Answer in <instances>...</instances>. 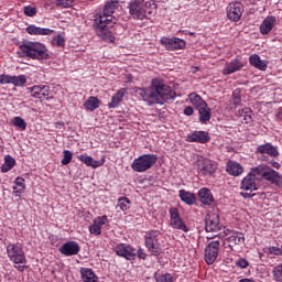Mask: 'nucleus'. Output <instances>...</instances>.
Here are the masks:
<instances>
[{"instance_id": "1", "label": "nucleus", "mask_w": 282, "mask_h": 282, "mask_svg": "<svg viewBox=\"0 0 282 282\" xmlns=\"http://www.w3.org/2000/svg\"><path fill=\"white\" fill-rule=\"evenodd\" d=\"M137 94L149 107H153V105H164V102H173L177 96L171 86L158 78L152 79L149 88H139Z\"/></svg>"}, {"instance_id": "2", "label": "nucleus", "mask_w": 282, "mask_h": 282, "mask_svg": "<svg viewBox=\"0 0 282 282\" xmlns=\"http://www.w3.org/2000/svg\"><path fill=\"white\" fill-rule=\"evenodd\" d=\"M119 7L120 0H108L104 7L102 14L97 15L94 19V28L97 35L99 39H102V41H107L108 43H113L116 41L113 32H111L110 28L116 25L113 12H116Z\"/></svg>"}, {"instance_id": "3", "label": "nucleus", "mask_w": 282, "mask_h": 282, "mask_svg": "<svg viewBox=\"0 0 282 282\" xmlns=\"http://www.w3.org/2000/svg\"><path fill=\"white\" fill-rule=\"evenodd\" d=\"M22 58L28 56L33 61H47L50 54L47 47L43 43L25 41L20 44L17 52Z\"/></svg>"}, {"instance_id": "4", "label": "nucleus", "mask_w": 282, "mask_h": 282, "mask_svg": "<svg viewBox=\"0 0 282 282\" xmlns=\"http://www.w3.org/2000/svg\"><path fill=\"white\" fill-rule=\"evenodd\" d=\"M158 4L154 0H131L129 2V12L133 19L142 21L149 19L155 12Z\"/></svg>"}, {"instance_id": "5", "label": "nucleus", "mask_w": 282, "mask_h": 282, "mask_svg": "<svg viewBox=\"0 0 282 282\" xmlns=\"http://www.w3.org/2000/svg\"><path fill=\"white\" fill-rule=\"evenodd\" d=\"M257 180H259V174H257V167H252L248 175H246L240 184L241 192L240 195L245 199H250V197H254V194L252 192L259 191V187H257Z\"/></svg>"}, {"instance_id": "6", "label": "nucleus", "mask_w": 282, "mask_h": 282, "mask_svg": "<svg viewBox=\"0 0 282 282\" xmlns=\"http://www.w3.org/2000/svg\"><path fill=\"white\" fill-rule=\"evenodd\" d=\"M156 163V154H142L133 160V162L131 163V169L135 173H147V171L153 169V166H155Z\"/></svg>"}, {"instance_id": "7", "label": "nucleus", "mask_w": 282, "mask_h": 282, "mask_svg": "<svg viewBox=\"0 0 282 282\" xmlns=\"http://www.w3.org/2000/svg\"><path fill=\"white\" fill-rule=\"evenodd\" d=\"M256 173L258 175V180H264L265 182L275 184V186H280L282 188V176L272 167L264 164L258 165L256 166Z\"/></svg>"}, {"instance_id": "8", "label": "nucleus", "mask_w": 282, "mask_h": 282, "mask_svg": "<svg viewBox=\"0 0 282 282\" xmlns=\"http://www.w3.org/2000/svg\"><path fill=\"white\" fill-rule=\"evenodd\" d=\"M160 235V230H149L144 235L145 248L152 254V257H160V254H162Z\"/></svg>"}, {"instance_id": "9", "label": "nucleus", "mask_w": 282, "mask_h": 282, "mask_svg": "<svg viewBox=\"0 0 282 282\" xmlns=\"http://www.w3.org/2000/svg\"><path fill=\"white\" fill-rule=\"evenodd\" d=\"M196 167L203 177H210L217 173V163L205 156H198Z\"/></svg>"}, {"instance_id": "10", "label": "nucleus", "mask_w": 282, "mask_h": 282, "mask_svg": "<svg viewBox=\"0 0 282 282\" xmlns=\"http://www.w3.org/2000/svg\"><path fill=\"white\" fill-rule=\"evenodd\" d=\"M7 254L13 263H28L25 251H23V246H21V243H9L7 246Z\"/></svg>"}, {"instance_id": "11", "label": "nucleus", "mask_w": 282, "mask_h": 282, "mask_svg": "<svg viewBox=\"0 0 282 282\" xmlns=\"http://www.w3.org/2000/svg\"><path fill=\"white\" fill-rule=\"evenodd\" d=\"M224 226H221V219L218 212L208 213L205 217V230L206 232H219Z\"/></svg>"}, {"instance_id": "12", "label": "nucleus", "mask_w": 282, "mask_h": 282, "mask_svg": "<svg viewBox=\"0 0 282 282\" xmlns=\"http://www.w3.org/2000/svg\"><path fill=\"white\" fill-rule=\"evenodd\" d=\"M160 43L169 52H176L177 50H186V41L180 37L163 36Z\"/></svg>"}, {"instance_id": "13", "label": "nucleus", "mask_w": 282, "mask_h": 282, "mask_svg": "<svg viewBox=\"0 0 282 282\" xmlns=\"http://www.w3.org/2000/svg\"><path fill=\"white\" fill-rule=\"evenodd\" d=\"M170 226L174 230H182V232H188L189 230L182 216H180V209L176 207L170 208Z\"/></svg>"}, {"instance_id": "14", "label": "nucleus", "mask_w": 282, "mask_h": 282, "mask_svg": "<svg viewBox=\"0 0 282 282\" xmlns=\"http://www.w3.org/2000/svg\"><path fill=\"white\" fill-rule=\"evenodd\" d=\"M221 248L220 240H213L205 248V261L208 265H213L219 257V249Z\"/></svg>"}, {"instance_id": "15", "label": "nucleus", "mask_w": 282, "mask_h": 282, "mask_svg": "<svg viewBox=\"0 0 282 282\" xmlns=\"http://www.w3.org/2000/svg\"><path fill=\"white\" fill-rule=\"evenodd\" d=\"M116 254L126 261H135V249L131 245L118 243L113 248Z\"/></svg>"}, {"instance_id": "16", "label": "nucleus", "mask_w": 282, "mask_h": 282, "mask_svg": "<svg viewBox=\"0 0 282 282\" xmlns=\"http://www.w3.org/2000/svg\"><path fill=\"white\" fill-rule=\"evenodd\" d=\"M226 12L227 19L237 23L241 20V15L243 14V4L241 2H230L226 8Z\"/></svg>"}, {"instance_id": "17", "label": "nucleus", "mask_w": 282, "mask_h": 282, "mask_svg": "<svg viewBox=\"0 0 282 282\" xmlns=\"http://www.w3.org/2000/svg\"><path fill=\"white\" fill-rule=\"evenodd\" d=\"M28 90L30 91L32 98H37L39 100H52V96H50V86L47 85H35L29 87Z\"/></svg>"}, {"instance_id": "18", "label": "nucleus", "mask_w": 282, "mask_h": 282, "mask_svg": "<svg viewBox=\"0 0 282 282\" xmlns=\"http://www.w3.org/2000/svg\"><path fill=\"white\" fill-rule=\"evenodd\" d=\"M107 215L98 216L93 220V225L89 226V232L90 235H94L95 237H99V235H102V227L105 224H107Z\"/></svg>"}, {"instance_id": "19", "label": "nucleus", "mask_w": 282, "mask_h": 282, "mask_svg": "<svg viewBox=\"0 0 282 282\" xmlns=\"http://www.w3.org/2000/svg\"><path fill=\"white\" fill-rule=\"evenodd\" d=\"M59 252L64 257H74L80 252V246L76 241H67L59 248Z\"/></svg>"}, {"instance_id": "20", "label": "nucleus", "mask_w": 282, "mask_h": 282, "mask_svg": "<svg viewBox=\"0 0 282 282\" xmlns=\"http://www.w3.org/2000/svg\"><path fill=\"white\" fill-rule=\"evenodd\" d=\"M226 240L229 243V248H235V246H241L246 241V237L243 236L242 232L239 231H229L226 234Z\"/></svg>"}, {"instance_id": "21", "label": "nucleus", "mask_w": 282, "mask_h": 282, "mask_svg": "<svg viewBox=\"0 0 282 282\" xmlns=\"http://www.w3.org/2000/svg\"><path fill=\"white\" fill-rule=\"evenodd\" d=\"M187 142H197L198 144H206L210 142V135L207 131H194L187 134Z\"/></svg>"}, {"instance_id": "22", "label": "nucleus", "mask_w": 282, "mask_h": 282, "mask_svg": "<svg viewBox=\"0 0 282 282\" xmlns=\"http://www.w3.org/2000/svg\"><path fill=\"white\" fill-rule=\"evenodd\" d=\"M26 32L31 36H52V34H54V30L36 26L34 24L29 25Z\"/></svg>"}, {"instance_id": "23", "label": "nucleus", "mask_w": 282, "mask_h": 282, "mask_svg": "<svg viewBox=\"0 0 282 282\" xmlns=\"http://www.w3.org/2000/svg\"><path fill=\"white\" fill-rule=\"evenodd\" d=\"M256 153H260L261 155H270V158H279V150L276 147L272 145V143H264L258 145Z\"/></svg>"}, {"instance_id": "24", "label": "nucleus", "mask_w": 282, "mask_h": 282, "mask_svg": "<svg viewBox=\"0 0 282 282\" xmlns=\"http://www.w3.org/2000/svg\"><path fill=\"white\" fill-rule=\"evenodd\" d=\"M274 25H276V17L268 15L260 24V34L265 35L269 32H272Z\"/></svg>"}, {"instance_id": "25", "label": "nucleus", "mask_w": 282, "mask_h": 282, "mask_svg": "<svg viewBox=\"0 0 282 282\" xmlns=\"http://www.w3.org/2000/svg\"><path fill=\"white\" fill-rule=\"evenodd\" d=\"M226 171L229 175L234 177H239V175H243V166L236 161H228L226 164Z\"/></svg>"}, {"instance_id": "26", "label": "nucleus", "mask_w": 282, "mask_h": 282, "mask_svg": "<svg viewBox=\"0 0 282 282\" xmlns=\"http://www.w3.org/2000/svg\"><path fill=\"white\" fill-rule=\"evenodd\" d=\"M198 111V120L202 124H206L207 122H210V118L213 116L210 107H208V104H205V106H200V108H196Z\"/></svg>"}, {"instance_id": "27", "label": "nucleus", "mask_w": 282, "mask_h": 282, "mask_svg": "<svg viewBox=\"0 0 282 282\" xmlns=\"http://www.w3.org/2000/svg\"><path fill=\"white\" fill-rule=\"evenodd\" d=\"M178 197L181 202L187 204V206H194V204L197 203V196H195V193L188 192L186 189L178 191Z\"/></svg>"}, {"instance_id": "28", "label": "nucleus", "mask_w": 282, "mask_h": 282, "mask_svg": "<svg viewBox=\"0 0 282 282\" xmlns=\"http://www.w3.org/2000/svg\"><path fill=\"white\" fill-rule=\"evenodd\" d=\"M241 67H243V64H241V61H239V58H235L225 66V68L223 69V74L224 76H230V74H235V72H239Z\"/></svg>"}, {"instance_id": "29", "label": "nucleus", "mask_w": 282, "mask_h": 282, "mask_svg": "<svg viewBox=\"0 0 282 282\" xmlns=\"http://www.w3.org/2000/svg\"><path fill=\"white\" fill-rule=\"evenodd\" d=\"M77 158L79 162H83L84 164H86V166H90L91 169H98L99 166H102V164H105V159H102L101 161H97L87 154H82Z\"/></svg>"}, {"instance_id": "30", "label": "nucleus", "mask_w": 282, "mask_h": 282, "mask_svg": "<svg viewBox=\"0 0 282 282\" xmlns=\"http://www.w3.org/2000/svg\"><path fill=\"white\" fill-rule=\"evenodd\" d=\"M198 197L205 206H210L213 202H215V197L213 196V192L207 187H203L198 191Z\"/></svg>"}, {"instance_id": "31", "label": "nucleus", "mask_w": 282, "mask_h": 282, "mask_svg": "<svg viewBox=\"0 0 282 282\" xmlns=\"http://www.w3.org/2000/svg\"><path fill=\"white\" fill-rule=\"evenodd\" d=\"M249 63L252 65V67H256V69H260V72H265V69H268V62L261 59V57L257 54L250 55Z\"/></svg>"}, {"instance_id": "32", "label": "nucleus", "mask_w": 282, "mask_h": 282, "mask_svg": "<svg viewBox=\"0 0 282 282\" xmlns=\"http://www.w3.org/2000/svg\"><path fill=\"white\" fill-rule=\"evenodd\" d=\"M79 274L82 276V281L84 282H98V275H96L94 269L80 268Z\"/></svg>"}, {"instance_id": "33", "label": "nucleus", "mask_w": 282, "mask_h": 282, "mask_svg": "<svg viewBox=\"0 0 282 282\" xmlns=\"http://www.w3.org/2000/svg\"><path fill=\"white\" fill-rule=\"evenodd\" d=\"M124 94H127V89L122 88L118 90L117 94L111 97V100L108 104L109 109H117V107L120 106V101L124 98Z\"/></svg>"}, {"instance_id": "34", "label": "nucleus", "mask_w": 282, "mask_h": 282, "mask_svg": "<svg viewBox=\"0 0 282 282\" xmlns=\"http://www.w3.org/2000/svg\"><path fill=\"white\" fill-rule=\"evenodd\" d=\"M13 184V195H15V197H20L22 193H25V178L18 176Z\"/></svg>"}, {"instance_id": "35", "label": "nucleus", "mask_w": 282, "mask_h": 282, "mask_svg": "<svg viewBox=\"0 0 282 282\" xmlns=\"http://www.w3.org/2000/svg\"><path fill=\"white\" fill-rule=\"evenodd\" d=\"M84 107L87 111H96L100 107V99L98 97L90 96L84 102Z\"/></svg>"}, {"instance_id": "36", "label": "nucleus", "mask_w": 282, "mask_h": 282, "mask_svg": "<svg viewBox=\"0 0 282 282\" xmlns=\"http://www.w3.org/2000/svg\"><path fill=\"white\" fill-rule=\"evenodd\" d=\"M189 102L199 109L200 107H206V101L202 98V96L197 95V93H191L188 95Z\"/></svg>"}, {"instance_id": "37", "label": "nucleus", "mask_w": 282, "mask_h": 282, "mask_svg": "<svg viewBox=\"0 0 282 282\" xmlns=\"http://www.w3.org/2000/svg\"><path fill=\"white\" fill-rule=\"evenodd\" d=\"M15 164H17V160H14L12 155L7 154L4 156V163L1 165L2 173H8L9 171H12Z\"/></svg>"}, {"instance_id": "38", "label": "nucleus", "mask_w": 282, "mask_h": 282, "mask_svg": "<svg viewBox=\"0 0 282 282\" xmlns=\"http://www.w3.org/2000/svg\"><path fill=\"white\" fill-rule=\"evenodd\" d=\"M117 208H120L122 213H127V210L131 208V199H129L127 196L118 198Z\"/></svg>"}, {"instance_id": "39", "label": "nucleus", "mask_w": 282, "mask_h": 282, "mask_svg": "<svg viewBox=\"0 0 282 282\" xmlns=\"http://www.w3.org/2000/svg\"><path fill=\"white\" fill-rule=\"evenodd\" d=\"M28 83V77L25 75L12 76L11 85L14 87H24Z\"/></svg>"}, {"instance_id": "40", "label": "nucleus", "mask_w": 282, "mask_h": 282, "mask_svg": "<svg viewBox=\"0 0 282 282\" xmlns=\"http://www.w3.org/2000/svg\"><path fill=\"white\" fill-rule=\"evenodd\" d=\"M12 124L13 127L20 129V131H25V129H28V122H25V120L21 117H14L12 119Z\"/></svg>"}, {"instance_id": "41", "label": "nucleus", "mask_w": 282, "mask_h": 282, "mask_svg": "<svg viewBox=\"0 0 282 282\" xmlns=\"http://www.w3.org/2000/svg\"><path fill=\"white\" fill-rule=\"evenodd\" d=\"M273 281L282 282V263L275 265L272 270Z\"/></svg>"}, {"instance_id": "42", "label": "nucleus", "mask_w": 282, "mask_h": 282, "mask_svg": "<svg viewBox=\"0 0 282 282\" xmlns=\"http://www.w3.org/2000/svg\"><path fill=\"white\" fill-rule=\"evenodd\" d=\"M73 158H74V153H72V151L64 150L63 159H62L63 166H67V164H69L72 162Z\"/></svg>"}, {"instance_id": "43", "label": "nucleus", "mask_w": 282, "mask_h": 282, "mask_svg": "<svg viewBox=\"0 0 282 282\" xmlns=\"http://www.w3.org/2000/svg\"><path fill=\"white\" fill-rule=\"evenodd\" d=\"M268 254L272 257H282V243L281 247L270 246L268 248Z\"/></svg>"}, {"instance_id": "44", "label": "nucleus", "mask_w": 282, "mask_h": 282, "mask_svg": "<svg viewBox=\"0 0 282 282\" xmlns=\"http://www.w3.org/2000/svg\"><path fill=\"white\" fill-rule=\"evenodd\" d=\"M154 279L156 282H173L174 278L171 273H164L158 278V273H155Z\"/></svg>"}, {"instance_id": "45", "label": "nucleus", "mask_w": 282, "mask_h": 282, "mask_svg": "<svg viewBox=\"0 0 282 282\" xmlns=\"http://www.w3.org/2000/svg\"><path fill=\"white\" fill-rule=\"evenodd\" d=\"M23 12L25 17H36V12H39V9H36V7L33 6H25L23 8Z\"/></svg>"}, {"instance_id": "46", "label": "nucleus", "mask_w": 282, "mask_h": 282, "mask_svg": "<svg viewBox=\"0 0 282 282\" xmlns=\"http://www.w3.org/2000/svg\"><path fill=\"white\" fill-rule=\"evenodd\" d=\"M55 4L58 8H72L74 6V0H55Z\"/></svg>"}, {"instance_id": "47", "label": "nucleus", "mask_w": 282, "mask_h": 282, "mask_svg": "<svg viewBox=\"0 0 282 282\" xmlns=\"http://www.w3.org/2000/svg\"><path fill=\"white\" fill-rule=\"evenodd\" d=\"M52 43H53V45H56L57 47H64L65 46V37H63V35H56L53 37Z\"/></svg>"}, {"instance_id": "48", "label": "nucleus", "mask_w": 282, "mask_h": 282, "mask_svg": "<svg viewBox=\"0 0 282 282\" xmlns=\"http://www.w3.org/2000/svg\"><path fill=\"white\" fill-rule=\"evenodd\" d=\"M232 104L235 107H239V105H241V93L237 89L232 93Z\"/></svg>"}, {"instance_id": "49", "label": "nucleus", "mask_w": 282, "mask_h": 282, "mask_svg": "<svg viewBox=\"0 0 282 282\" xmlns=\"http://www.w3.org/2000/svg\"><path fill=\"white\" fill-rule=\"evenodd\" d=\"M0 85H12L11 75H0Z\"/></svg>"}, {"instance_id": "50", "label": "nucleus", "mask_w": 282, "mask_h": 282, "mask_svg": "<svg viewBox=\"0 0 282 282\" xmlns=\"http://www.w3.org/2000/svg\"><path fill=\"white\" fill-rule=\"evenodd\" d=\"M138 257V259H141L142 261H147V258L149 257V254H147V252H144V249L139 248L135 251V258Z\"/></svg>"}, {"instance_id": "51", "label": "nucleus", "mask_w": 282, "mask_h": 282, "mask_svg": "<svg viewBox=\"0 0 282 282\" xmlns=\"http://www.w3.org/2000/svg\"><path fill=\"white\" fill-rule=\"evenodd\" d=\"M236 265H238V268H241L242 270H245V268H248V265H250V262H248V260L240 258L237 260Z\"/></svg>"}, {"instance_id": "52", "label": "nucleus", "mask_w": 282, "mask_h": 282, "mask_svg": "<svg viewBox=\"0 0 282 282\" xmlns=\"http://www.w3.org/2000/svg\"><path fill=\"white\" fill-rule=\"evenodd\" d=\"M184 116H193L195 113V109L192 106H186L183 111Z\"/></svg>"}, {"instance_id": "53", "label": "nucleus", "mask_w": 282, "mask_h": 282, "mask_svg": "<svg viewBox=\"0 0 282 282\" xmlns=\"http://www.w3.org/2000/svg\"><path fill=\"white\" fill-rule=\"evenodd\" d=\"M243 120H245V124H250V122H252V115L251 112H245V116H243Z\"/></svg>"}, {"instance_id": "54", "label": "nucleus", "mask_w": 282, "mask_h": 282, "mask_svg": "<svg viewBox=\"0 0 282 282\" xmlns=\"http://www.w3.org/2000/svg\"><path fill=\"white\" fill-rule=\"evenodd\" d=\"M271 166L273 167V169H281V163L280 162H276V161H272L271 162Z\"/></svg>"}, {"instance_id": "55", "label": "nucleus", "mask_w": 282, "mask_h": 282, "mask_svg": "<svg viewBox=\"0 0 282 282\" xmlns=\"http://www.w3.org/2000/svg\"><path fill=\"white\" fill-rule=\"evenodd\" d=\"M15 269L19 270V272H24L25 270H28L26 265H15Z\"/></svg>"}, {"instance_id": "56", "label": "nucleus", "mask_w": 282, "mask_h": 282, "mask_svg": "<svg viewBox=\"0 0 282 282\" xmlns=\"http://www.w3.org/2000/svg\"><path fill=\"white\" fill-rule=\"evenodd\" d=\"M276 116H278V119H279V120H282V107L279 108Z\"/></svg>"}, {"instance_id": "57", "label": "nucleus", "mask_w": 282, "mask_h": 282, "mask_svg": "<svg viewBox=\"0 0 282 282\" xmlns=\"http://www.w3.org/2000/svg\"><path fill=\"white\" fill-rule=\"evenodd\" d=\"M61 127H63V123H57L56 128L61 129Z\"/></svg>"}]
</instances>
